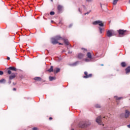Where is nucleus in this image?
I'll list each match as a JSON object with an SVG mask.
<instances>
[{"mask_svg":"<svg viewBox=\"0 0 130 130\" xmlns=\"http://www.w3.org/2000/svg\"><path fill=\"white\" fill-rule=\"evenodd\" d=\"M59 40H63V38L60 36H56L55 38L52 39V44H57V43H58Z\"/></svg>","mask_w":130,"mask_h":130,"instance_id":"nucleus-1","label":"nucleus"},{"mask_svg":"<svg viewBox=\"0 0 130 130\" xmlns=\"http://www.w3.org/2000/svg\"><path fill=\"white\" fill-rule=\"evenodd\" d=\"M93 25H98L100 26V27H103L104 26V24H103V22L100 20H97L95 21H93L92 22Z\"/></svg>","mask_w":130,"mask_h":130,"instance_id":"nucleus-2","label":"nucleus"},{"mask_svg":"<svg viewBox=\"0 0 130 130\" xmlns=\"http://www.w3.org/2000/svg\"><path fill=\"white\" fill-rule=\"evenodd\" d=\"M115 34L114 30L112 29L109 30L107 31V36L108 37H112Z\"/></svg>","mask_w":130,"mask_h":130,"instance_id":"nucleus-3","label":"nucleus"},{"mask_svg":"<svg viewBox=\"0 0 130 130\" xmlns=\"http://www.w3.org/2000/svg\"><path fill=\"white\" fill-rule=\"evenodd\" d=\"M118 33L119 35H121L122 36H124V35H126V34H127V30L120 29L119 30Z\"/></svg>","mask_w":130,"mask_h":130,"instance_id":"nucleus-4","label":"nucleus"},{"mask_svg":"<svg viewBox=\"0 0 130 130\" xmlns=\"http://www.w3.org/2000/svg\"><path fill=\"white\" fill-rule=\"evenodd\" d=\"M96 122H97V123H99L100 125H101V124H102V121L101 120V116H100L97 117L96 119Z\"/></svg>","mask_w":130,"mask_h":130,"instance_id":"nucleus-5","label":"nucleus"},{"mask_svg":"<svg viewBox=\"0 0 130 130\" xmlns=\"http://www.w3.org/2000/svg\"><path fill=\"white\" fill-rule=\"evenodd\" d=\"M130 112L127 110L125 111V117L127 118L129 116Z\"/></svg>","mask_w":130,"mask_h":130,"instance_id":"nucleus-6","label":"nucleus"},{"mask_svg":"<svg viewBox=\"0 0 130 130\" xmlns=\"http://www.w3.org/2000/svg\"><path fill=\"white\" fill-rule=\"evenodd\" d=\"M99 29L101 34H102L103 32H104V31H105V29L103 27H99Z\"/></svg>","mask_w":130,"mask_h":130,"instance_id":"nucleus-7","label":"nucleus"},{"mask_svg":"<svg viewBox=\"0 0 130 130\" xmlns=\"http://www.w3.org/2000/svg\"><path fill=\"white\" fill-rule=\"evenodd\" d=\"M14 78H16V74L14 73L12 74V75L9 77L10 80H13Z\"/></svg>","mask_w":130,"mask_h":130,"instance_id":"nucleus-8","label":"nucleus"},{"mask_svg":"<svg viewBox=\"0 0 130 130\" xmlns=\"http://www.w3.org/2000/svg\"><path fill=\"white\" fill-rule=\"evenodd\" d=\"M8 70H11V71H14L15 72H17V69L14 67H10L8 68Z\"/></svg>","mask_w":130,"mask_h":130,"instance_id":"nucleus-9","label":"nucleus"},{"mask_svg":"<svg viewBox=\"0 0 130 130\" xmlns=\"http://www.w3.org/2000/svg\"><path fill=\"white\" fill-rule=\"evenodd\" d=\"M60 72V69L59 68H55L54 70V73H55V74H57V73H59Z\"/></svg>","mask_w":130,"mask_h":130,"instance_id":"nucleus-10","label":"nucleus"},{"mask_svg":"<svg viewBox=\"0 0 130 130\" xmlns=\"http://www.w3.org/2000/svg\"><path fill=\"white\" fill-rule=\"evenodd\" d=\"M91 77H92V74H87V75L83 76V78H84V79H88V78H91Z\"/></svg>","mask_w":130,"mask_h":130,"instance_id":"nucleus-11","label":"nucleus"},{"mask_svg":"<svg viewBox=\"0 0 130 130\" xmlns=\"http://www.w3.org/2000/svg\"><path fill=\"white\" fill-rule=\"evenodd\" d=\"M82 57H84V54L79 53L78 55V58L81 59Z\"/></svg>","mask_w":130,"mask_h":130,"instance_id":"nucleus-12","label":"nucleus"},{"mask_svg":"<svg viewBox=\"0 0 130 130\" xmlns=\"http://www.w3.org/2000/svg\"><path fill=\"white\" fill-rule=\"evenodd\" d=\"M62 40H63L66 45H69V41L68 40L63 39Z\"/></svg>","mask_w":130,"mask_h":130,"instance_id":"nucleus-13","label":"nucleus"},{"mask_svg":"<svg viewBox=\"0 0 130 130\" xmlns=\"http://www.w3.org/2000/svg\"><path fill=\"white\" fill-rule=\"evenodd\" d=\"M87 56L88 57V58H90V59L91 58H92V55L90 52L87 53Z\"/></svg>","mask_w":130,"mask_h":130,"instance_id":"nucleus-14","label":"nucleus"},{"mask_svg":"<svg viewBox=\"0 0 130 130\" xmlns=\"http://www.w3.org/2000/svg\"><path fill=\"white\" fill-rule=\"evenodd\" d=\"M48 72H49V73H51L52 72H53V67L51 66L50 67V69L48 70Z\"/></svg>","mask_w":130,"mask_h":130,"instance_id":"nucleus-15","label":"nucleus"},{"mask_svg":"<svg viewBox=\"0 0 130 130\" xmlns=\"http://www.w3.org/2000/svg\"><path fill=\"white\" fill-rule=\"evenodd\" d=\"M125 71H126V74H128V73H129V72H130V67H127L125 69Z\"/></svg>","mask_w":130,"mask_h":130,"instance_id":"nucleus-16","label":"nucleus"},{"mask_svg":"<svg viewBox=\"0 0 130 130\" xmlns=\"http://www.w3.org/2000/svg\"><path fill=\"white\" fill-rule=\"evenodd\" d=\"M121 67H122L123 68H125V67H126V64L124 62H121Z\"/></svg>","mask_w":130,"mask_h":130,"instance_id":"nucleus-17","label":"nucleus"},{"mask_svg":"<svg viewBox=\"0 0 130 130\" xmlns=\"http://www.w3.org/2000/svg\"><path fill=\"white\" fill-rule=\"evenodd\" d=\"M119 1V0H114L113 2V5L115 6V5H116V4H117V2H118Z\"/></svg>","mask_w":130,"mask_h":130,"instance_id":"nucleus-18","label":"nucleus"},{"mask_svg":"<svg viewBox=\"0 0 130 130\" xmlns=\"http://www.w3.org/2000/svg\"><path fill=\"white\" fill-rule=\"evenodd\" d=\"M57 9H58V11H60L61 10V9H62V6L59 5V6H58Z\"/></svg>","mask_w":130,"mask_h":130,"instance_id":"nucleus-19","label":"nucleus"},{"mask_svg":"<svg viewBox=\"0 0 130 130\" xmlns=\"http://www.w3.org/2000/svg\"><path fill=\"white\" fill-rule=\"evenodd\" d=\"M35 80L36 81H40L41 80V78H40V77H36V78H35Z\"/></svg>","mask_w":130,"mask_h":130,"instance_id":"nucleus-20","label":"nucleus"},{"mask_svg":"<svg viewBox=\"0 0 130 130\" xmlns=\"http://www.w3.org/2000/svg\"><path fill=\"white\" fill-rule=\"evenodd\" d=\"M54 80H55V78L52 77H49V80L50 81H53Z\"/></svg>","mask_w":130,"mask_h":130,"instance_id":"nucleus-21","label":"nucleus"},{"mask_svg":"<svg viewBox=\"0 0 130 130\" xmlns=\"http://www.w3.org/2000/svg\"><path fill=\"white\" fill-rule=\"evenodd\" d=\"M0 83H6V80L5 79H2L0 80Z\"/></svg>","mask_w":130,"mask_h":130,"instance_id":"nucleus-22","label":"nucleus"},{"mask_svg":"<svg viewBox=\"0 0 130 130\" xmlns=\"http://www.w3.org/2000/svg\"><path fill=\"white\" fill-rule=\"evenodd\" d=\"M95 107L96 108H100V107H101V106H100V105L96 104V105H95Z\"/></svg>","mask_w":130,"mask_h":130,"instance_id":"nucleus-23","label":"nucleus"},{"mask_svg":"<svg viewBox=\"0 0 130 130\" xmlns=\"http://www.w3.org/2000/svg\"><path fill=\"white\" fill-rule=\"evenodd\" d=\"M90 59H88V58H86V59H85V61H86V62H89V61H90Z\"/></svg>","mask_w":130,"mask_h":130,"instance_id":"nucleus-24","label":"nucleus"},{"mask_svg":"<svg viewBox=\"0 0 130 130\" xmlns=\"http://www.w3.org/2000/svg\"><path fill=\"white\" fill-rule=\"evenodd\" d=\"M115 98H116V99L117 100H120V99H121V98H121V97L118 98L117 96H115Z\"/></svg>","mask_w":130,"mask_h":130,"instance_id":"nucleus-25","label":"nucleus"},{"mask_svg":"<svg viewBox=\"0 0 130 130\" xmlns=\"http://www.w3.org/2000/svg\"><path fill=\"white\" fill-rule=\"evenodd\" d=\"M50 15H51V16H53V15H54V12L51 11V12L50 13Z\"/></svg>","mask_w":130,"mask_h":130,"instance_id":"nucleus-26","label":"nucleus"},{"mask_svg":"<svg viewBox=\"0 0 130 130\" xmlns=\"http://www.w3.org/2000/svg\"><path fill=\"white\" fill-rule=\"evenodd\" d=\"M8 74H9V75H11V74H12V71H11V70H8Z\"/></svg>","mask_w":130,"mask_h":130,"instance_id":"nucleus-27","label":"nucleus"},{"mask_svg":"<svg viewBox=\"0 0 130 130\" xmlns=\"http://www.w3.org/2000/svg\"><path fill=\"white\" fill-rule=\"evenodd\" d=\"M78 63H79V62L77 61L73 64V66H77V64H78Z\"/></svg>","mask_w":130,"mask_h":130,"instance_id":"nucleus-28","label":"nucleus"},{"mask_svg":"<svg viewBox=\"0 0 130 130\" xmlns=\"http://www.w3.org/2000/svg\"><path fill=\"white\" fill-rule=\"evenodd\" d=\"M2 75H4V72L0 71V75L2 76Z\"/></svg>","mask_w":130,"mask_h":130,"instance_id":"nucleus-29","label":"nucleus"},{"mask_svg":"<svg viewBox=\"0 0 130 130\" xmlns=\"http://www.w3.org/2000/svg\"><path fill=\"white\" fill-rule=\"evenodd\" d=\"M32 130H38V128H37V127H34Z\"/></svg>","mask_w":130,"mask_h":130,"instance_id":"nucleus-30","label":"nucleus"},{"mask_svg":"<svg viewBox=\"0 0 130 130\" xmlns=\"http://www.w3.org/2000/svg\"><path fill=\"white\" fill-rule=\"evenodd\" d=\"M84 74L85 75V76H87V75H88V72H84Z\"/></svg>","mask_w":130,"mask_h":130,"instance_id":"nucleus-31","label":"nucleus"},{"mask_svg":"<svg viewBox=\"0 0 130 130\" xmlns=\"http://www.w3.org/2000/svg\"><path fill=\"white\" fill-rule=\"evenodd\" d=\"M59 45H63V44L61 43H59Z\"/></svg>","mask_w":130,"mask_h":130,"instance_id":"nucleus-32","label":"nucleus"},{"mask_svg":"<svg viewBox=\"0 0 130 130\" xmlns=\"http://www.w3.org/2000/svg\"><path fill=\"white\" fill-rule=\"evenodd\" d=\"M7 60H10V57H7Z\"/></svg>","mask_w":130,"mask_h":130,"instance_id":"nucleus-33","label":"nucleus"},{"mask_svg":"<svg viewBox=\"0 0 130 130\" xmlns=\"http://www.w3.org/2000/svg\"><path fill=\"white\" fill-rule=\"evenodd\" d=\"M127 127H129V128H130V124L129 125H127Z\"/></svg>","mask_w":130,"mask_h":130,"instance_id":"nucleus-34","label":"nucleus"},{"mask_svg":"<svg viewBox=\"0 0 130 130\" xmlns=\"http://www.w3.org/2000/svg\"><path fill=\"white\" fill-rule=\"evenodd\" d=\"M87 2H92V0H86Z\"/></svg>","mask_w":130,"mask_h":130,"instance_id":"nucleus-35","label":"nucleus"},{"mask_svg":"<svg viewBox=\"0 0 130 130\" xmlns=\"http://www.w3.org/2000/svg\"><path fill=\"white\" fill-rule=\"evenodd\" d=\"M89 14V12H87L86 13H85L84 15H88Z\"/></svg>","mask_w":130,"mask_h":130,"instance_id":"nucleus-36","label":"nucleus"},{"mask_svg":"<svg viewBox=\"0 0 130 130\" xmlns=\"http://www.w3.org/2000/svg\"><path fill=\"white\" fill-rule=\"evenodd\" d=\"M51 119H52V117H50V118H49V120H51Z\"/></svg>","mask_w":130,"mask_h":130,"instance_id":"nucleus-37","label":"nucleus"},{"mask_svg":"<svg viewBox=\"0 0 130 130\" xmlns=\"http://www.w3.org/2000/svg\"><path fill=\"white\" fill-rule=\"evenodd\" d=\"M13 90L14 91H16V88H13Z\"/></svg>","mask_w":130,"mask_h":130,"instance_id":"nucleus-38","label":"nucleus"},{"mask_svg":"<svg viewBox=\"0 0 130 130\" xmlns=\"http://www.w3.org/2000/svg\"><path fill=\"white\" fill-rule=\"evenodd\" d=\"M68 53H72V52L69 51Z\"/></svg>","mask_w":130,"mask_h":130,"instance_id":"nucleus-39","label":"nucleus"},{"mask_svg":"<svg viewBox=\"0 0 130 130\" xmlns=\"http://www.w3.org/2000/svg\"><path fill=\"white\" fill-rule=\"evenodd\" d=\"M51 2H53V0H51Z\"/></svg>","mask_w":130,"mask_h":130,"instance_id":"nucleus-40","label":"nucleus"},{"mask_svg":"<svg viewBox=\"0 0 130 130\" xmlns=\"http://www.w3.org/2000/svg\"><path fill=\"white\" fill-rule=\"evenodd\" d=\"M101 66H103V64H101Z\"/></svg>","mask_w":130,"mask_h":130,"instance_id":"nucleus-41","label":"nucleus"},{"mask_svg":"<svg viewBox=\"0 0 130 130\" xmlns=\"http://www.w3.org/2000/svg\"><path fill=\"white\" fill-rule=\"evenodd\" d=\"M129 4H130V0H129Z\"/></svg>","mask_w":130,"mask_h":130,"instance_id":"nucleus-42","label":"nucleus"},{"mask_svg":"<svg viewBox=\"0 0 130 130\" xmlns=\"http://www.w3.org/2000/svg\"><path fill=\"white\" fill-rule=\"evenodd\" d=\"M104 125V124H103V126Z\"/></svg>","mask_w":130,"mask_h":130,"instance_id":"nucleus-43","label":"nucleus"}]
</instances>
